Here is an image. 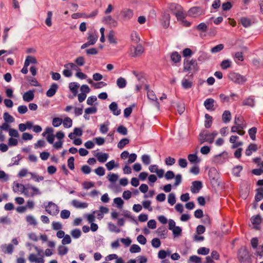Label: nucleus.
Listing matches in <instances>:
<instances>
[{"label":"nucleus","instance_id":"79ce46f5","mask_svg":"<svg viewBox=\"0 0 263 263\" xmlns=\"http://www.w3.org/2000/svg\"><path fill=\"white\" fill-rule=\"evenodd\" d=\"M144 52V48L140 45L137 46L135 48L134 53L133 54V57H138L141 55Z\"/></svg>","mask_w":263,"mask_h":263},{"label":"nucleus","instance_id":"bb28decb","mask_svg":"<svg viewBox=\"0 0 263 263\" xmlns=\"http://www.w3.org/2000/svg\"><path fill=\"white\" fill-rule=\"evenodd\" d=\"M189 161L192 163H198L200 162V159L198 157L196 154H189L187 156Z\"/></svg>","mask_w":263,"mask_h":263},{"label":"nucleus","instance_id":"f03ea898","mask_svg":"<svg viewBox=\"0 0 263 263\" xmlns=\"http://www.w3.org/2000/svg\"><path fill=\"white\" fill-rule=\"evenodd\" d=\"M21 192L27 197H33L41 194V192L37 187L30 184L20 185Z\"/></svg>","mask_w":263,"mask_h":263},{"label":"nucleus","instance_id":"de8ad7c7","mask_svg":"<svg viewBox=\"0 0 263 263\" xmlns=\"http://www.w3.org/2000/svg\"><path fill=\"white\" fill-rule=\"evenodd\" d=\"M107 39H108L109 42L110 44H117V42L116 41V39L115 38V34H114V31H110L109 32V33L107 35Z\"/></svg>","mask_w":263,"mask_h":263},{"label":"nucleus","instance_id":"37998d69","mask_svg":"<svg viewBox=\"0 0 263 263\" xmlns=\"http://www.w3.org/2000/svg\"><path fill=\"white\" fill-rule=\"evenodd\" d=\"M106 167L108 171L112 170L114 167H117L119 166L118 163H116L114 160H111L108 162L106 164Z\"/></svg>","mask_w":263,"mask_h":263},{"label":"nucleus","instance_id":"58836bf2","mask_svg":"<svg viewBox=\"0 0 263 263\" xmlns=\"http://www.w3.org/2000/svg\"><path fill=\"white\" fill-rule=\"evenodd\" d=\"M256 150V145L254 144H251L249 145L248 148L246 149L245 154L247 156H250L253 152H255Z\"/></svg>","mask_w":263,"mask_h":263},{"label":"nucleus","instance_id":"39448f33","mask_svg":"<svg viewBox=\"0 0 263 263\" xmlns=\"http://www.w3.org/2000/svg\"><path fill=\"white\" fill-rule=\"evenodd\" d=\"M64 69L63 74L67 78L71 77L72 75L71 70H77V66L73 63H68L64 65Z\"/></svg>","mask_w":263,"mask_h":263},{"label":"nucleus","instance_id":"5701e85b","mask_svg":"<svg viewBox=\"0 0 263 263\" xmlns=\"http://www.w3.org/2000/svg\"><path fill=\"white\" fill-rule=\"evenodd\" d=\"M83 131L81 128L76 127L73 129V132L68 134V137L70 139H74L76 136H81L82 135Z\"/></svg>","mask_w":263,"mask_h":263},{"label":"nucleus","instance_id":"2eb2a0df","mask_svg":"<svg viewBox=\"0 0 263 263\" xmlns=\"http://www.w3.org/2000/svg\"><path fill=\"white\" fill-rule=\"evenodd\" d=\"M95 156L97 158L98 161L101 163H104L106 161L109 157L107 153L98 152L97 153Z\"/></svg>","mask_w":263,"mask_h":263},{"label":"nucleus","instance_id":"6ab92c4d","mask_svg":"<svg viewBox=\"0 0 263 263\" xmlns=\"http://www.w3.org/2000/svg\"><path fill=\"white\" fill-rule=\"evenodd\" d=\"M251 221L253 226V228L258 229L259 228V224L261 222V217L259 215L253 216L251 218Z\"/></svg>","mask_w":263,"mask_h":263},{"label":"nucleus","instance_id":"9b49d317","mask_svg":"<svg viewBox=\"0 0 263 263\" xmlns=\"http://www.w3.org/2000/svg\"><path fill=\"white\" fill-rule=\"evenodd\" d=\"M214 103L215 101L213 99L208 98L204 102V106L207 110L214 111L215 110Z\"/></svg>","mask_w":263,"mask_h":263},{"label":"nucleus","instance_id":"4be33fe9","mask_svg":"<svg viewBox=\"0 0 263 263\" xmlns=\"http://www.w3.org/2000/svg\"><path fill=\"white\" fill-rule=\"evenodd\" d=\"M71 204L77 209H85L88 206L87 203L80 202L77 200H73Z\"/></svg>","mask_w":263,"mask_h":263},{"label":"nucleus","instance_id":"0e129e2a","mask_svg":"<svg viewBox=\"0 0 263 263\" xmlns=\"http://www.w3.org/2000/svg\"><path fill=\"white\" fill-rule=\"evenodd\" d=\"M77 72L76 73V76L80 79L83 80L86 79L87 77V75L81 71L79 68L77 67V70H76Z\"/></svg>","mask_w":263,"mask_h":263},{"label":"nucleus","instance_id":"ea45409f","mask_svg":"<svg viewBox=\"0 0 263 263\" xmlns=\"http://www.w3.org/2000/svg\"><path fill=\"white\" fill-rule=\"evenodd\" d=\"M37 60L34 57L28 55L26 57L24 64L28 66L30 64H37Z\"/></svg>","mask_w":263,"mask_h":263},{"label":"nucleus","instance_id":"f257e3e1","mask_svg":"<svg viewBox=\"0 0 263 263\" xmlns=\"http://www.w3.org/2000/svg\"><path fill=\"white\" fill-rule=\"evenodd\" d=\"M170 9L172 14L176 17L177 21L182 25L185 27L190 26L191 23L185 20L187 14L181 6L174 4L171 6Z\"/></svg>","mask_w":263,"mask_h":263},{"label":"nucleus","instance_id":"603ef678","mask_svg":"<svg viewBox=\"0 0 263 263\" xmlns=\"http://www.w3.org/2000/svg\"><path fill=\"white\" fill-rule=\"evenodd\" d=\"M52 12L51 11H48L47 13V17L45 20V23L49 27H50L52 25Z\"/></svg>","mask_w":263,"mask_h":263},{"label":"nucleus","instance_id":"e433bc0d","mask_svg":"<svg viewBox=\"0 0 263 263\" xmlns=\"http://www.w3.org/2000/svg\"><path fill=\"white\" fill-rule=\"evenodd\" d=\"M109 125V121H106L104 124H101L100 126V131L103 134H106L109 130L108 126Z\"/></svg>","mask_w":263,"mask_h":263},{"label":"nucleus","instance_id":"4468645a","mask_svg":"<svg viewBox=\"0 0 263 263\" xmlns=\"http://www.w3.org/2000/svg\"><path fill=\"white\" fill-rule=\"evenodd\" d=\"M192 184L191 190L193 193H198L202 187V183L200 181H193Z\"/></svg>","mask_w":263,"mask_h":263},{"label":"nucleus","instance_id":"c9c22d12","mask_svg":"<svg viewBox=\"0 0 263 263\" xmlns=\"http://www.w3.org/2000/svg\"><path fill=\"white\" fill-rule=\"evenodd\" d=\"M63 124L65 128H70L72 125V120L69 117H65L63 120Z\"/></svg>","mask_w":263,"mask_h":263},{"label":"nucleus","instance_id":"864d4df0","mask_svg":"<svg viewBox=\"0 0 263 263\" xmlns=\"http://www.w3.org/2000/svg\"><path fill=\"white\" fill-rule=\"evenodd\" d=\"M29 174L31 175V179L34 180L35 182H40L44 180L43 176H39L36 173H30Z\"/></svg>","mask_w":263,"mask_h":263},{"label":"nucleus","instance_id":"cd10ccee","mask_svg":"<svg viewBox=\"0 0 263 263\" xmlns=\"http://www.w3.org/2000/svg\"><path fill=\"white\" fill-rule=\"evenodd\" d=\"M222 121L225 123H228L231 119V114L229 110H225L222 115Z\"/></svg>","mask_w":263,"mask_h":263},{"label":"nucleus","instance_id":"f704fd0d","mask_svg":"<svg viewBox=\"0 0 263 263\" xmlns=\"http://www.w3.org/2000/svg\"><path fill=\"white\" fill-rule=\"evenodd\" d=\"M217 134H218L217 132H215V131L213 132L212 133H210V138H208V139H202L201 140V144H202L204 142H208L210 143H212L213 142L215 137L217 135Z\"/></svg>","mask_w":263,"mask_h":263},{"label":"nucleus","instance_id":"e2e57ef3","mask_svg":"<svg viewBox=\"0 0 263 263\" xmlns=\"http://www.w3.org/2000/svg\"><path fill=\"white\" fill-rule=\"evenodd\" d=\"M171 254L170 251L166 252L164 250H160L158 254V256L160 259H164L167 255H170Z\"/></svg>","mask_w":263,"mask_h":263},{"label":"nucleus","instance_id":"bf43d9fd","mask_svg":"<svg viewBox=\"0 0 263 263\" xmlns=\"http://www.w3.org/2000/svg\"><path fill=\"white\" fill-rule=\"evenodd\" d=\"M141 251V248L136 244L132 245L129 249V251L132 253H139Z\"/></svg>","mask_w":263,"mask_h":263},{"label":"nucleus","instance_id":"c03bdc74","mask_svg":"<svg viewBox=\"0 0 263 263\" xmlns=\"http://www.w3.org/2000/svg\"><path fill=\"white\" fill-rule=\"evenodd\" d=\"M3 118L6 123H12L14 121V118L7 112L4 113Z\"/></svg>","mask_w":263,"mask_h":263},{"label":"nucleus","instance_id":"2f4dec72","mask_svg":"<svg viewBox=\"0 0 263 263\" xmlns=\"http://www.w3.org/2000/svg\"><path fill=\"white\" fill-rule=\"evenodd\" d=\"M181 58V55L176 51L173 52L171 55V59L175 63L180 62Z\"/></svg>","mask_w":263,"mask_h":263},{"label":"nucleus","instance_id":"c85d7f7f","mask_svg":"<svg viewBox=\"0 0 263 263\" xmlns=\"http://www.w3.org/2000/svg\"><path fill=\"white\" fill-rule=\"evenodd\" d=\"M103 21L106 23L111 25L113 26H116L117 22L114 20L110 15L106 16L103 18Z\"/></svg>","mask_w":263,"mask_h":263},{"label":"nucleus","instance_id":"f3484780","mask_svg":"<svg viewBox=\"0 0 263 263\" xmlns=\"http://www.w3.org/2000/svg\"><path fill=\"white\" fill-rule=\"evenodd\" d=\"M28 259L31 263H44L43 257H37L34 254H30L28 256Z\"/></svg>","mask_w":263,"mask_h":263},{"label":"nucleus","instance_id":"dca6fc26","mask_svg":"<svg viewBox=\"0 0 263 263\" xmlns=\"http://www.w3.org/2000/svg\"><path fill=\"white\" fill-rule=\"evenodd\" d=\"M110 110L115 116H118L121 114V110L119 108L118 104L115 102H112L109 105Z\"/></svg>","mask_w":263,"mask_h":263},{"label":"nucleus","instance_id":"6e6552de","mask_svg":"<svg viewBox=\"0 0 263 263\" xmlns=\"http://www.w3.org/2000/svg\"><path fill=\"white\" fill-rule=\"evenodd\" d=\"M203 13V10L199 7H194L191 8L187 12V15L191 17H197Z\"/></svg>","mask_w":263,"mask_h":263},{"label":"nucleus","instance_id":"774afa93","mask_svg":"<svg viewBox=\"0 0 263 263\" xmlns=\"http://www.w3.org/2000/svg\"><path fill=\"white\" fill-rule=\"evenodd\" d=\"M168 202L171 205H174L176 202V196L174 193H170L168 196Z\"/></svg>","mask_w":263,"mask_h":263},{"label":"nucleus","instance_id":"9d476101","mask_svg":"<svg viewBox=\"0 0 263 263\" xmlns=\"http://www.w3.org/2000/svg\"><path fill=\"white\" fill-rule=\"evenodd\" d=\"M34 90H29L25 92L23 95V99L25 102H29L34 98Z\"/></svg>","mask_w":263,"mask_h":263},{"label":"nucleus","instance_id":"ddd939ff","mask_svg":"<svg viewBox=\"0 0 263 263\" xmlns=\"http://www.w3.org/2000/svg\"><path fill=\"white\" fill-rule=\"evenodd\" d=\"M242 105L253 107L255 105V97L251 96L246 98L242 102Z\"/></svg>","mask_w":263,"mask_h":263},{"label":"nucleus","instance_id":"a19ab883","mask_svg":"<svg viewBox=\"0 0 263 263\" xmlns=\"http://www.w3.org/2000/svg\"><path fill=\"white\" fill-rule=\"evenodd\" d=\"M212 124V117L209 114L205 115L204 126L206 128H210Z\"/></svg>","mask_w":263,"mask_h":263},{"label":"nucleus","instance_id":"393cba45","mask_svg":"<svg viewBox=\"0 0 263 263\" xmlns=\"http://www.w3.org/2000/svg\"><path fill=\"white\" fill-rule=\"evenodd\" d=\"M79 86V84L77 82H71L69 84V88L74 96L77 95Z\"/></svg>","mask_w":263,"mask_h":263},{"label":"nucleus","instance_id":"412c9836","mask_svg":"<svg viewBox=\"0 0 263 263\" xmlns=\"http://www.w3.org/2000/svg\"><path fill=\"white\" fill-rule=\"evenodd\" d=\"M87 82L92 85L95 89H100L102 87H104L107 85V84L103 81H100L97 83H94L92 80L90 79H88L87 80Z\"/></svg>","mask_w":263,"mask_h":263},{"label":"nucleus","instance_id":"b1692460","mask_svg":"<svg viewBox=\"0 0 263 263\" xmlns=\"http://www.w3.org/2000/svg\"><path fill=\"white\" fill-rule=\"evenodd\" d=\"M1 248L2 249V251L4 253H8V254H12L13 253V250H14V247L11 243L8 244V245H6V244L2 245L1 246Z\"/></svg>","mask_w":263,"mask_h":263},{"label":"nucleus","instance_id":"4d7b16f0","mask_svg":"<svg viewBox=\"0 0 263 263\" xmlns=\"http://www.w3.org/2000/svg\"><path fill=\"white\" fill-rule=\"evenodd\" d=\"M73 238L75 239L79 238L81 235V231L80 229H75L72 230L70 233Z\"/></svg>","mask_w":263,"mask_h":263},{"label":"nucleus","instance_id":"a878e982","mask_svg":"<svg viewBox=\"0 0 263 263\" xmlns=\"http://www.w3.org/2000/svg\"><path fill=\"white\" fill-rule=\"evenodd\" d=\"M26 220L28 224L33 226H36L37 224V221L35 219V218L31 215H28L26 216Z\"/></svg>","mask_w":263,"mask_h":263},{"label":"nucleus","instance_id":"20e7f679","mask_svg":"<svg viewBox=\"0 0 263 263\" xmlns=\"http://www.w3.org/2000/svg\"><path fill=\"white\" fill-rule=\"evenodd\" d=\"M183 69L184 71H197L198 70V65L195 60L184 61L183 63Z\"/></svg>","mask_w":263,"mask_h":263},{"label":"nucleus","instance_id":"473e14b6","mask_svg":"<svg viewBox=\"0 0 263 263\" xmlns=\"http://www.w3.org/2000/svg\"><path fill=\"white\" fill-rule=\"evenodd\" d=\"M240 22L241 25L245 28L250 27L252 24L251 20L246 17H241L240 19Z\"/></svg>","mask_w":263,"mask_h":263},{"label":"nucleus","instance_id":"09e8293b","mask_svg":"<svg viewBox=\"0 0 263 263\" xmlns=\"http://www.w3.org/2000/svg\"><path fill=\"white\" fill-rule=\"evenodd\" d=\"M239 118H237L236 117H235V124L237 126H233L231 127V132L232 133L237 132L239 129L243 128V126H242L241 124H239L237 122V120H239Z\"/></svg>","mask_w":263,"mask_h":263},{"label":"nucleus","instance_id":"0eeeda50","mask_svg":"<svg viewBox=\"0 0 263 263\" xmlns=\"http://www.w3.org/2000/svg\"><path fill=\"white\" fill-rule=\"evenodd\" d=\"M98 39V32L96 30L91 29L88 32L87 42L91 45H94Z\"/></svg>","mask_w":263,"mask_h":263},{"label":"nucleus","instance_id":"72a5a7b5","mask_svg":"<svg viewBox=\"0 0 263 263\" xmlns=\"http://www.w3.org/2000/svg\"><path fill=\"white\" fill-rule=\"evenodd\" d=\"M181 85L183 88L187 89L192 87L193 83L187 79L183 78L181 81Z\"/></svg>","mask_w":263,"mask_h":263},{"label":"nucleus","instance_id":"f8f14e48","mask_svg":"<svg viewBox=\"0 0 263 263\" xmlns=\"http://www.w3.org/2000/svg\"><path fill=\"white\" fill-rule=\"evenodd\" d=\"M147 96L148 98L154 103V105L158 108H159V103L154 91L152 90H148Z\"/></svg>","mask_w":263,"mask_h":263},{"label":"nucleus","instance_id":"49530a36","mask_svg":"<svg viewBox=\"0 0 263 263\" xmlns=\"http://www.w3.org/2000/svg\"><path fill=\"white\" fill-rule=\"evenodd\" d=\"M129 142V139L127 138H123L118 142L117 146L119 148L122 149L126 145L128 144Z\"/></svg>","mask_w":263,"mask_h":263},{"label":"nucleus","instance_id":"aec40b11","mask_svg":"<svg viewBox=\"0 0 263 263\" xmlns=\"http://www.w3.org/2000/svg\"><path fill=\"white\" fill-rule=\"evenodd\" d=\"M147 258L144 256H138L136 259H130L126 263H146Z\"/></svg>","mask_w":263,"mask_h":263},{"label":"nucleus","instance_id":"052dcab7","mask_svg":"<svg viewBox=\"0 0 263 263\" xmlns=\"http://www.w3.org/2000/svg\"><path fill=\"white\" fill-rule=\"evenodd\" d=\"M114 202L117 205V207L119 209H122L124 202L120 197H117L114 199Z\"/></svg>","mask_w":263,"mask_h":263},{"label":"nucleus","instance_id":"7c9ffc66","mask_svg":"<svg viewBox=\"0 0 263 263\" xmlns=\"http://www.w3.org/2000/svg\"><path fill=\"white\" fill-rule=\"evenodd\" d=\"M127 81L125 78L120 77L117 80V85L119 88H123L126 87Z\"/></svg>","mask_w":263,"mask_h":263},{"label":"nucleus","instance_id":"338daca9","mask_svg":"<svg viewBox=\"0 0 263 263\" xmlns=\"http://www.w3.org/2000/svg\"><path fill=\"white\" fill-rule=\"evenodd\" d=\"M256 132H257V128L255 127H252L251 128H250L249 130L248 133H249V136L252 140H255V138H256L255 135L256 134Z\"/></svg>","mask_w":263,"mask_h":263},{"label":"nucleus","instance_id":"7ed1b4c3","mask_svg":"<svg viewBox=\"0 0 263 263\" xmlns=\"http://www.w3.org/2000/svg\"><path fill=\"white\" fill-rule=\"evenodd\" d=\"M45 208L46 212L52 216H57L60 211L58 206L51 201L49 202Z\"/></svg>","mask_w":263,"mask_h":263},{"label":"nucleus","instance_id":"1a4fd4ad","mask_svg":"<svg viewBox=\"0 0 263 263\" xmlns=\"http://www.w3.org/2000/svg\"><path fill=\"white\" fill-rule=\"evenodd\" d=\"M170 14L167 12H164L161 20V25L163 28H167L168 27L170 24Z\"/></svg>","mask_w":263,"mask_h":263},{"label":"nucleus","instance_id":"423d86ee","mask_svg":"<svg viewBox=\"0 0 263 263\" xmlns=\"http://www.w3.org/2000/svg\"><path fill=\"white\" fill-rule=\"evenodd\" d=\"M229 79L237 84H242L246 81L245 77L236 72H231L229 75Z\"/></svg>","mask_w":263,"mask_h":263},{"label":"nucleus","instance_id":"680f3d73","mask_svg":"<svg viewBox=\"0 0 263 263\" xmlns=\"http://www.w3.org/2000/svg\"><path fill=\"white\" fill-rule=\"evenodd\" d=\"M173 235L175 237H178L181 235L182 229L178 226H176L172 230Z\"/></svg>","mask_w":263,"mask_h":263},{"label":"nucleus","instance_id":"a211bd4d","mask_svg":"<svg viewBox=\"0 0 263 263\" xmlns=\"http://www.w3.org/2000/svg\"><path fill=\"white\" fill-rule=\"evenodd\" d=\"M58 88V85L56 83H52L49 89L46 92V95L48 97H53L56 93Z\"/></svg>","mask_w":263,"mask_h":263},{"label":"nucleus","instance_id":"6e6d98bb","mask_svg":"<svg viewBox=\"0 0 263 263\" xmlns=\"http://www.w3.org/2000/svg\"><path fill=\"white\" fill-rule=\"evenodd\" d=\"M70 215V212L68 210H63L61 211L60 217L62 219H68Z\"/></svg>","mask_w":263,"mask_h":263},{"label":"nucleus","instance_id":"5fc2aeb1","mask_svg":"<svg viewBox=\"0 0 263 263\" xmlns=\"http://www.w3.org/2000/svg\"><path fill=\"white\" fill-rule=\"evenodd\" d=\"M62 123H63V120L61 118L56 117L52 119V124L55 127L60 126Z\"/></svg>","mask_w":263,"mask_h":263},{"label":"nucleus","instance_id":"13d9d810","mask_svg":"<svg viewBox=\"0 0 263 263\" xmlns=\"http://www.w3.org/2000/svg\"><path fill=\"white\" fill-rule=\"evenodd\" d=\"M231 65V61L230 60H224L221 63L220 66L222 69H226Z\"/></svg>","mask_w":263,"mask_h":263},{"label":"nucleus","instance_id":"3c124183","mask_svg":"<svg viewBox=\"0 0 263 263\" xmlns=\"http://www.w3.org/2000/svg\"><path fill=\"white\" fill-rule=\"evenodd\" d=\"M59 254L63 256L66 254L68 251L67 247H65L63 245L59 246L58 248Z\"/></svg>","mask_w":263,"mask_h":263},{"label":"nucleus","instance_id":"69168bd1","mask_svg":"<svg viewBox=\"0 0 263 263\" xmlns=\"http://www.w3.org/2000/svg\"><path fill=\"white\" fill-rule=\"evenodd\" d=\"M10 28L8 27H5L4 29L3 35V43H6L7 41L9 36V31L10 30Z\"/></svg>","mask_w":263,"mask_h":263},{"label":"nucleus","instance_id":"c756f323","mask_svg":"<svg viewBox=\"0 0 263 263\" xmlns=\"http://www.w3.org/2000/svg\"><path fill=\"white\" fill-rule=\"evenodd\" d=\"M121 14L125 20H129L133 17V13L132 10L126 9L123 10L121 12Z\"/></svg>","mask_w":263,"mask_h":263},{"label":"nucleus","instance_id":"a18cd8bd","mask_svg":"<svg viewBox=\"0 0 263 263\" xmlns=\"http://www.w3.org/2000/svg\"><path fill=\"white\" fill-rule=\"evenodd\" d=\"M108 228L109 230L111 232L118 233L121 231L119 228H118L115 224L111 222L108 223Z\"/></svg>","mask_w":263,"mask_h":263},{"label":"nucleus","instance_id":"4c0bfd02","mask_svg":"<svg viewBox=\"0 0 263 263\" xmlns=\"http://www.w3.org/2000/svg\"><path fill=\"white\" fill-rule=\"evenodd\" d=\"M248 256V252L245 248H241L239 251V260H241Z\"/></svg>","mask_w":263,"mask_h":263},{"label":"nucleus","instance_id":"8fccbe9b","mask_svg":"<svg viewBox=\"0 0 263 263\" xmlns=\"http://www.w3.org/2000/svg\"><path fill=\"white\" fill-rule=\"evenodd\" d=\"M214 161L216 163H222L226 161V158L222 154H219L214 157Z\"/></svg>","mask_w":263,"mask_h":263}]
</instances>
